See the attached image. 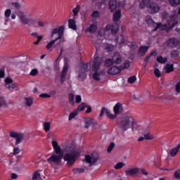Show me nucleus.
Listing matches in <instances>:
<instances>
[{"instance_id": "aec40b11", "label": "nucleus", "mask_w": 180, "mask_h": 180, "mask_svg": "<svg viewBox=\"0 0 180 180\" xmlns=\"http://www.w3.org/2000/svg\"><path fill=\"white\" fill-rule=\"evenodd\" d=\"M109 8L110 12H115L117 8V0H110L109 1Z\"/></svg>"}, {"instance_id": "052dcab7", "label": "nucleus", "mask_w": 180, "mask_h": 180, "mask_svg": "<svg viewBox=\"0 0 180 180\" xmlns=\"http://www.w3.org/2000/svg\"><path fill=\"white\" fill-rule=\"evenodd\" d=\"M154 74L158 78H160V77H161V72H160V70L158 68L154 70Z\"/></svg>"}, {"instance_id": "c03bdc74", "label": "nucleus", "mask_w": 180, "mask_h": 180, "mask_svg": "<svg viewBox=\"0 0 180 180\" xmlns=\"http://www.w3.org/2000/svg\"><path fill=\"white\" fill-rule=\"evenodd\" d=\"M72 171L74 174H82V172H85V169L84 168H74Z\"/></svg>"}, {"instance_id": "4d7b16f0", "label": "nucleus", "mask_w": 180, "mask_h": 180, "mask_svg": "<svg viewBox=\"0 0 180 180\" xmlns=\"http://www.w3.org/2000/svg\"><path fill=\"white\" fill-rule=\"evenodd\" d=\"M37 74H39V70H37V69H32L30 75H32V77H36Z\"/></svg>"}, {"instance_id": "69168bd1", "label": "nucleus", "mask_w": 180, "mask_h": 180, "mask_svg": "<svg viewBox=\"0 0 180 180\" xmlns=\"http://www.w3.org/2000/svg\"><path fill=\"white\" fill-rule=\"evenodd\" d=\"M39 98H42L43 99H46V98H51V95L48 94H41L39 95Z\"/></svg>"}, {"instance_id": "09e8293b", "label": "nucleus", "mask_w": 180, "mask_h": 180, "mask_svg": "<svg viewBox=\"0 0 180 180\" xmlns=\"http://www.w3.org/2000/svg\"><path fill=\"white\" fill-rule=\"evenodd\" d=\"M116 41L117 43H119V44H123V43H124V38L122 37V35H120L116 38Z\"/></svg>"}, {"instance_id": "f8f14e48", "label": "nucleus", "mask_w": 180, "mask_h": 180, "mask_svg": "<svg viewBox=\"0 0 180 180\" xmlns=\"http://www.w3.org/2000/svg\"><path fill=\"white\" fill-rule=\"evenodd\" d=\"M52 146H53V148L55 154L59 155H64V153H63V149H61V147L58 146V143L57 141H53Z\"/></svg>"}, {"instance_id": "ddd939ff", "label": "nucleus", "mask_w": 180, "mask_h": 180, "mask_svg": "<svg viewBox=\"0 0 180 180\" xmlns=\"http://www.w3.org/2000/svg\"><path fill=\"white\" fill-rule=\"evenodd\" d=\"M176 19H178V15L172 14L169 16V18H167V23L172 25L173 27H175V26L179 23Z\"/></svg>"}, {"instance_id": "ea45409f", "label": "nucleus", "mask_w": 180, "mask_h": 180, "mask_svg": "<svg viewBox=\"0 0 180 180\" xmlns=\"http://www.w3.org/2000/svg\"><path fill=\"white\" fill-rule=\"evenodd\" d=\"M86 72L81 71L78 74V78H80L82 81H84L85 78H86V74L85 73Z\"/></svg>"}, {"instance_id": "473e14b6", "label": "nucleus", "mask_w": 180, "mask_h": 180, "mask_svg": "<svg viewBox=\"0 0 180 180\" xmlns=\"http://www.w3.org/2000/svg\"><path fill=\"white\" fill-rule=\"evenodd\" d=\"M85 108H88V104L82 103L77 107L76 110H77V112H82L83 110H85Z\"/></svg>"}, {"instance_id": "2eb2a0df", "label": "nucleus", "mask_w": 180, "mask_h": 180, "mask_svg": "<svg viewBox=\"0 0 180 180\" xmlns=\"http://www.w3.org/2000/svg\"><path fill=\"white\" fill-rule=\"evenodd\" d=\"M67 71H68V63H65L60 73V84H64V82H65V75H67Z\"/></svg>"}, {"instance_id": "423d86ee", "label": "nucleus", "mask_w": 180, "mask_h": 180, "mask_svg": "<svg viewBox=\"0 0 180 180\" xmlns=\"http://www.w3.org/2000/svg\"><path fill=\"white\" fill-rule=\"evenodd\" d=\"M10 137H12V139H16L15 146H18V144L22 143V140H23V134L18 133L15 131H11Z\"/></svg>"}, {"instance_id": "4be33fe9", "label": "nucleus", "mask_w": 180, "mask_h": 180, "mask_svg": "<svg viewBox=\"0 0 180 180\" xmlns=\"http://www.w3.org/2000/svg\"><path fill=\"white\" fill-rule=\"evenodd\" d=\"M20 20L23 25H29L32 22V18H27L25 14L20 15Z\"/></svg>"}, {"instance_id": "6e6552de", "label": "nucleus", "mask_w": 180, "mask_h": 180, "mask_svg": "<svg viewBox=\"0 0 180 180\" xmlns=\"http://www.w3.org/2000/svg\"><path fill=\"white\" fill-rule=\"evenodd\" d=\"M63 155L53 154L48 158V162H54V164H60L61 160H63Z\"/></svg>"}, {"instance_id": "9d476101", "label": "nucleus", "mask_w": 180, "mask_h": 180, "mask_svg": "<svg viewBox=\"0 0 180 180\" xmlns=\"http://www.w3.org/2000/svg\"><path fill=\"white\" fill-rule=\"evenodd\" d=\"M121 72L122 69L117 66H112L107 71V74H108V75H117V74H120Z\"/></svg>"}, {"instance_id": "de8ad7c7", "label": "nucleus", "mask_w": 180, "mask_h": 180, "mask_svg": "<svg viewBox=\"0 0 180 180\" xmlns=\"http://www.w3.org/2000/svg\"><path fill=\"white\" fill-rule=\"evenodd\" d=\"M143 136H144L145 140H153L154 139V136H153V135H151L150 132L144 134Z\"/></svg>"}, {"instance_id": "4c0bfd02", "label": "nucleus", "mask_w": 180, "mask_h": 180, "mask_svg": "<svg viewBox=\"0 0 180 180\" xmlns=\"http://www.w3.org/2000/svg\"><path fill=\"white\" fill-rule=\"evenodd\" d=\"M105 115L108 119H116V116L110 113V110L107 109L105 111Z\"/></svg>"}, {"instance_id": "f257e3e1", "label": "nucleus", "mask_w": 180, "mask_h": 180, "mask_svg": "<svg viewBox=\"0 0 180 180\" xmlns=\"http://www.w3.org/2000/svg\"><path fill=\"white\" fill-rule=\"evenodd\" d=\"M65 154L63 157L64 161H67L68 167H72L75 164L78 157L81 155V152L78 149L68 145L65 148Z\"/></svg>"}, {"instance_id": "338daca9", "label": "nucleus", "mask_w": 180, "mask_h": 180, "mask_svg": "<svg viewBox=\"0 0 180 180\" xmlns=\"http://www.w3.org/2000/svg\"><path fill=\"white\" fill-rule=\"evenodd\" d=\"M139 174H141V175H145V176H147V175H148V172H147L146 171V169H139Z\"/></svg>"}, {"instance_id": "6e6d98bb", "label": "nucleus", "mask_w": 180, "mask_h": 180, "mask_svg": "<svg viewBox=\"0 0 180 180\" xmlns=\"http://www.w3.org/2000/svg\"><path fill=\"white\" fill-rule=\"evenodd\" d=\"M113 148H115V143L112 142L107 149L108 153H112Z\"/></svg>"}, {"instance_id": "6ab92c4d", "label": "nucleus", "mask_w": 180, "mask_h": 180, "mask_svg": "<svg viewBox=\"0 0 180 180\" xmlns=\"http://www.w3.org/2000/svg\"><path fill=\"white\" fill-rule=\"evenodd\" d=\"M140 169L135 167L125 171L126 175L128 176H134L136 174H139Z\"/></svg>"}, {"instance_id": "8fccbe9b", "label": "nucleus", "mask_w": 180, "mask_h": 180, "mask_svg": "<svg viewBox=\"0 0 180 180\" xmlns=\"http://www.w3.org/2000/svg\"><path fill=\"white\" fill-rule=\"evenodd\" d=\"M172 6H178L179 4V0H169Z\"/></svg>"}, {"instance_id": "603ef678", "label": "nucleus", "mask_w": 180, "mask_h": 180, "mask_svg": "<svg viewBox=\"0 0 180 180\" xmlns=\"http://www.w3.org/2000/svg\"><path fill=\"white\" fill-rule=\"evenodd\" d=\"M94 122V120L91 119L87 121H86V125H85V129H89V127H91V124H92V123Z\"/></svg>"}, {"instance_id": "dca6fc26", "label": "nucleus", "mask_w": 180, "mask_h": 180, "mask_svg": "<svg viewBox=\"0 0 180 180\" xmlns=\"http://www.w3.org/2000/svg\"><path fill=\"white\" fill-rule=\"evenodd\" d=\"M149 49H150V46H141L138 51L139 57H143V56H146V53H147Z\"/></svg>"}, {"instance_id": "393cba45", "label": "nucleus", "mask_w": 180, "mask_h": 180, "mask_svg": "<svg viewBox=\"0 0 180 180\" xmlns=\"http://www.w3.org/2000/svg\"><path fill=\"white\" fill-rule=\"evenodd\" d=\"M89 70H91V63H89L83 64L80 68V71H83V72H88Z\"/></svg>"}, {"instance_id": "4468645a", "label": "nucleus", "mask_w": 180, "mask_h": 180, "mask_svg": "<svg viewBox=\"0 0 180 180\" xmlns=\"http://www.w3.org/2000/svg\"><path fill=\"white\" fill-rule=\"evenodd\" d=\"M112 60L114 64H122V62L123 61L122 55H120V53L119 52H114Z\"/></svg>"}, {"instance_id": "0eeeda50", "label": "nucleus", "mask_w": 180, "mask_h": 180, "mask_svg": "<svg viewBox=\"0 0 180 180\" xmlns=\"http://www.w3.org/2000/svg\"><path fill=\"white\" fill-rule=\"evenodd\" d=\"M120 29V26L117 23L112 24V25H108L105 28V30L107 32H109V30H111L112 34H117V32H119Z\"/></svg>"}, {"instance_id": "b1692460", "label": "nucleus", "mask_w": 180, "mask_h": 180, "mask_svg": "<svg viewBox=\"0 0 180 180\" xmlns=\"http://www.w3.org/2000/svg\"><path fill=\"white\" fill-rule=\"evenodd\" d=\"M180 149V143H179L175 148L171 149L169 154L172 157H176Z\"/></svg>"}, {"instance_id": "72a5a7b5", "label": "nucleus", "mask_w": 180, "mask_h": 180, "mask_svg": "<svg viewBox=\"0 0 180 180\" xmlns=\"http://www.w3.org/2000/svg\"><path fill=\"white\" fill-rule=\"evenodd\" d=\"M180 52L178 50H173L170 53L171 58H176L179 56Z\"/></svg>"}, {"instance_id": "bb28decb", "label": "nucleus", "mask_w": 180, "mask_h": 180, "mask_svg": "<svg viewBox=\"0 0 180 180\" xmlns=\"http://www.w3.org/2000/svg\"><path fill=\"white\" fill-rule=\"evenodd\" d=\"M172 25H171V24L168 23L167 24H164L162 25H160V27L159 28H160V30H166L167 32H169V30H171V29H172Z\"/></svg>"}, {"instance_id": "3c124183", "label": "nucleus", "mask_w": 180, "mask_h": 180, "mask_svg": "<svg viewBox=\"0 0 180 180\" xmlns=\"http://www.w3.org/2000/svg\"><path fill=\"white\" fill-rule=\"evenodd\" d=\"M136 79H137V78L136 77V76H131V77H129L128 83L129 84H134L136 82Z\"/></svg>"}, {"instance_id": "79ce46f5", "label": "nucleus", "mask_w": 180, "mask_h": 180, "mask_svg": "<svg viewBox=\"0 0 180 180\" xmlns=\"http://www.w3.org/2000/svg\"><path fill=\"white\" fill-rule=\"evenodd\" d=\"M125 165L126 164H124L123 162H120L115 165L114 168L115 169H122V167H124Z\"/></svg>"}, {"instance_id": "7c9ffc66", "label": "nucleus", "mask_w": 180, "mask_h": 180, "mask_svg": "<svg viewBox=\"0 0 180 180\" xmlns=\"http://www.w3.org/2000/svg\"><path fill=\"white\" fill-rule=\"evenodd\" d=\"M68 99H69V103L72 105V106H74L75 105V102L74 101V99H75V96H74V94H69L68 95Z\"/></svg>"}, {"instance_id": "f3484780", "label": "nucleus", "mask_w": 180, "mask_h": 180, "mask_svg": "<svg viewBox=\"0 0 180 180\" xmlns=\"http://www.w3.org/2000/svg\"><path fill=\"white\" fill-rule=\"evenodd\" d=\"M122 19V11L120 9L117 10L112 15V20L117 23Z\"/></svg>"}, {"instance_id": "a211bd4d", "label": "nucleus", "mask_w": 180, "mask_h": 180, "mask_svg": "<svg viewBox=\"0 0 180 180\" xmlns=\"http://www.w3.org/2000/svg\"><path fill=\"white\" fill-rule=\"evenodd\" d=\"M114 113L115 116H117L119 113H122L123 112V106L120 103H117L113 108Z\"/></svg>"}, {"instance_id": "39448f33", "label": "nucleus", "mask_w": 180, "mask_h": 180, "mask_svg": "<svg viewBox=\"0 0 180 180\" xmlns=\"http://www.w3.org/2000/svg\"><path fill=\"white\" fill-rule=\"evenodd\" d=\"M146 22L148 26L153 27V32H157L161 27V22L157 23L153 20L151 15H146Z\"/></svg>"}, {"instance_id": "a878e982", "label": "nucleus", "mask_w": 180, "mask_h": 180, "mask_svg": "<svg viewBox=\"0 0 180 180\" xmlns=\"http://www.w3.org/2000/svg\"><path fill=\"white\" fill-rule=\"evenodd\" d=\"M64 29H65V27L62 25L59 27V32H58V37L57 38L55 39V40H56V41H58V40L63 39V36L64 34Z\"/></svg>"}, {"instance_id": "e2e57ef3", "label": "nucleus", "mask_w": 180, "mask_h": 180, "mask_svg": "<svg viewBox=\"0 0 180 180\" xmlns=\"http://www.w3.org/2000/svg\"><path fill=\"white\" fill-rule=\"evenodd\" d=\"M124 5H126V0H121L118 2V7L124 8Z\"/></svg>"}, {"instance_id": "9b49d317", "label": "nucleus", "mask_w": 180, "mask_h": 180, "mask_svg": "<svg viewBox=\"0 0 180 180\" xmlns=\"http://www.w3.org/2000/svg\"><path fill=\"white\" fill-rule=\"evenodd\" d=\"M98 160H99L98 157H94L89 155H85V161L87 162V164H89V167H92V165L96 164Z\"/></svg>"}, {"instance_id": "2f4dec72", "label": "nucleus", "mask_w": 180, "mask_h": 180, "mask_svg": "<svg viewBox=\"0 0 180 180\" xmlns=\"http://www.w3.org/2000/svg\"><path fill=\"white\" fill-rule=\"evenodd\" d=\"M130 67V61L127 60L125 63L120 65V68L121 69V71L122 70H127V68H129Z\"/></svg>"}, {"instance_id": "f03ea898", "label": "nucleus", "mask_w": 180, "mask_h": 180, "mask_svg": "<svg viewBox=\"0 0 180 180\" xmlns=\"http://www.w3.org/2000/svg\"><path fill=\"white\" fill-rule=\"evenodd\" d=\"M146 6L148 9V12L152 14L158 13L161 9L158 4L151 2V0H142L139 4L140 9H144Z\"/></svg>"}, {"instance_id": "e433bc0d", "label": "nucleus", "mask_w": 180, "mask_h": 180, "mask_svg": "<svg viewBox=\"0 0 180 180\" xmlns=\"http://www.w3.org/2000/svg\"><path fill=\"white\" fill-rule=\"evenodd\" d=\"M114 62H113V60L112 59H110V58H108L105 60V67H112V65H113Z\"/></svg>"}, {"instance_id": "5fc2aeb1", "label": "nucleus", "mask_w": 180, "mask_h": 180, "mask_svg": "<svg viewBox=\"0 0 180 180\" xmlns=\"http://www.w3.org/2000/svg\"><path fill=\"white\" fill-rule=\"evenodd\" d=\"M60 33V28H55L51 32V37H54V34H58Z\"/></svg>"}, {"instance_id": "774afa93", "label": "nucleus", "mask_w": 180, "mask_h": 180, "mask_svg": "<svg viewBox=\"0 0 180 180\" xmlns=\"http://www.w3.org/2000/svg\"><path fill=\"white\" fill-rule=\"evenodd\" d=\"M175 89L177 94H180V81L176 84Z\"/></svg>"}, {"instance_id": "20e7f679", "label": "nucleus", "mask_w": 180, "mask_h": 180, "mask_svg": "<svg viewBox=\"0 0 180 180\" xmlns=\"http://www.w3.org/2000/svg\"><path fill=\"white\" fill-rule=\"evenodd\" d=\"M131 126L132 127L134 126V120L133 117L126 116L122 119L119 128L123 131H126L128 129H130Z\"/></svg>"}, {"instance_id": "cd10ccee", "label": "nucleus", "mask_w": 180, "mask_h": 180, "mask_svg": "<svg viewBox=\"0 0 180 180\" xmlns=\"http://www.w3.org/2000/svg\"><path fill=\"white\" fill-rule=\"evenodd\" d=\"M158 54V52L157 51H153L152 52H150V53L148 56H146V57L144 59L145 63H148L150 58H151V56H154V57H157Z\"/></svg>"}, {"instance_id": "7ed1b4c3", "label": "nucleus", "mask_w": 180, "mask_h": 180, "mask_svg": "<svg viewBox=\"0 0 180 180\" xmlns=\"http://www.w3.org/2000/svg\"><path fill=\"white\" fill-rule=\"evenodd\" d=\"M101 64H102V59L100 57H96L92 65V71L94 72L92 77L94 81H101V78L99 77L101 75L98 72L101 67Z\"/></svg>"}, {"instance_id": "a18cd8bd", "label": "nucleus", "mask_w": 180, "mask_h": 180, "mask_svg": "<svg viewBox=\"0 0 180 180\" xmlns=\"http://www.w3.org/2000/svg\"><path fill=\"white\" fill-rule=\"evenodd\" d=\"M57 41V39H53L52 41H51L46 46V49H47V50H50V49H51L53 47V46H54V44H56V42Z\"/></svg>"}, {"instance_id": "bf43d9fd", "label": "nucleus", "mask_w": 180, "mask_h": 180, "mask_svg": "<svg viewBox=\"0 0 180 180\" xmlns=\"http://www.w3.org/2000/svg\"><path fill=\"white\" fill-rule=\"evenodd\" d=\"M39 178H40L39 172H35L32 176V180H37Z\"/></svg>"}, {"instance_id": "680f3d73", "label": "nucleus", "mask_w": 180, "mask_h": 180, "mask_svg": "<svg viewBox=\"0 0 180 180\" xmlns=\"http://www.w3.org/2000/svg\"><path fill=\"white\" fill-rule=\"evenodd\" d=\"M20 153V148H19L18 147H15L13 150V154L14 155H16L18 154H19Z\"/></svg>"}, {"instance_id": "412c9836", "label": "nucleus", "mask_w": 180, "mask_h": 180, "mask_svg": "<svg viewBox=\"0 0 180 180\" xmlns=\"http://www.w3.org/2000/svg\"><path fill=\"white\" fill-rule=\"evenodd\" d=\"M96 30H98V25L95 23L90 25V26L86 29V32H89L91 34L96 33Z\"/></svg>"}, {"instance_id": "58836bf2", "label": "nucleus", "mask_w": 180, "mask_h": 180, "mask_svg": "<svg viewBox=\"0 0 180 180\" xmlns=\"http://www.w3.org/2000/svg\"><path fill=\"white\" fill-rule=\"evenodd\" d=\"M4 106V108L8 107V103H6V101H5V98L4 97H0V108H2Z\"/></svg>"}, {"instance_id": "49530a36", "label": "nucleus", "mask_w": 180, "mask_h": 180, "mask_svg": "<svg viewBox=\"0 0 180 180\" xmlns=\"http://www.w3.org/2000/svg\"><path fill=\"white\" fill-rule=\"evenodd\" d=\"M5 86L6 87H9V85L11 84H13V80L11 78L7 77L6 79H5Z\"/></svg>"}, {"instance_id": "1a4fd4ad", "label": "nucleus", "mask_w": 180, "mask_h": 180, "mask_svg": "<svg viewBox=\"0 0 180 180\" xmlns=\"http://www.w3.org/2000/svg\"><path fill=\"white\" fill-rule=\"evenodd\" d=\"M167 46L169 49H175L179 44V41L176 38L172 37L167 41Z\"/></svg>"}, {"instance_id": "c85d7f7f", "label": "nucleus", "mask_w": 180, "mask_h": 180, "mask_svg": "<svg viewBox=\"0 0 180 180\" xmlns=\"http://www.w3.org/2000/svg\"><path fill=\"white\" fill-rule=\"evenodd\" d=\"M165 70L166 71V74H169V72H172V71H174V65L167 63L165 67Z\"/></svg>"}, {"instance_id": "5701e85b", "label": "nucleus", "mask_w": 180, "mask_h": 180, "mask_svg": "<svg viewBox=\"0 0 180 180\" xmlns=\"http://www.w3.org/2000/svg\"><path fill=\"white\" fill-rule=\"evenodd\" d=\"M68 27L72 30H77V22L74 19H70L68 20Z\"/></svg>"}, {"instance_id": "0e129e2a", "label": "nucleus", "mask_w": 180, "mask_h": 180, "mask_svg": "<svg viewBox=\"0 0 180 180\" xmlns=\"http://www.w3.org/2000/svg\"><path fill=\"white\" fill-rule=\"evenodd\" d=\"M162 19H166L167 21L168 20L169 18V15L168 14V13L167 11H164L162 14Z\"/></svg>"}, {"instance_id": "c756f323", "label": "nucleus", "mask_w": 180, "mask_h": 180, "mask_svg": "<svg viewBox=\"0 0 180 180\" xmlns=\"http://www.w3.org/2000/svg\"><path fill=\"white\" fill-rule=\"evenodd\" d=\"M156 61H158V63H160V64H165V63L168 61V58H163L162 56H159L157 57Z\"/></svg>"}, {"instance_id": "a19ab883", "label": "nucleus", "mask_w": 180, "mask_h": 180, "mask_svg": "<svg viewBox=\"0 0 180 180\" xmlns=\"http://www.w3.org/2000/svg\"><path fill=\"white\" fill-rule=\"evenodd\" d=\"M77 115H78V110H75L69 115L68 120H72V119H74Z\"/></svg>"}, {"instance_id": "37998d69", "label": "nucleus", "mask_w": 180, "mask_h": 180, "mask_svg": "<svg viewBox=\"0 0 180 180\" xmlns=\"http://www.w3.org/2000/svg\"><path fill=\"white\" fill-rule=\"evenodd\" d=\"M51 124L50 122H44V130L47 133V131H50V127Z\"/></svg>"}, {"instance_id": "13d9d810", "label": "nucleus", "mask_w": 180, "mask_h": 180, "mask_svg": "<svg viewBox=\"0 0 180 180\" xmlns=\"http://www.w3.org/2000/svg\"><path fill=\"white\" fill-rule=\"evenodd\" d=\"M174 176L175 179H180V169L176 170L174 172Z\"/></svg>"}, {"instance_id": "864d4df0", "label": "nucleus", "mask_w": 180, "mask_h": 180, "mask_svg": "<svg viewBox=\"0 0 180 180\" xmlns=\"http://www.w3.org/2000/svg\"><path fill=\"white\" fill-rule=\"evenodd\" d=\"M7 88V89H9V91H13V89H15V88H16V83H11L10 84H8V87H6Z\"/></svg>"}, {"instance_id": "c9c22d12", "label": "nucleus", "mask_w": 180, "mask_h": 180, "mask_svg": "<svg viewBox=\"0 0 180 180\" xmlns=\"http://www.w3.org/2000/svg\"><path fill=\"white\" fill-rule=\"evenodd\" d=\"M104 49H105V50H106L108 51V53H110L113 50V45H112L110 44H105L104 45Z\"/></svg>"}, {"instance_id": "f704fd0d", "label": "nucleus", "mask_w": 180, "mask_h": 180, "mask_svg": "<svg viewBox=\"0 0 180 180\" xmlns=\"http://www.w3.org/2000/svg\"><path fill=\"white\" fill-rule=\"evenodd\" d=\"M25 105L27 106H32L33 105V98L30 97H25Z\"/></svg>"}]
</instances>
